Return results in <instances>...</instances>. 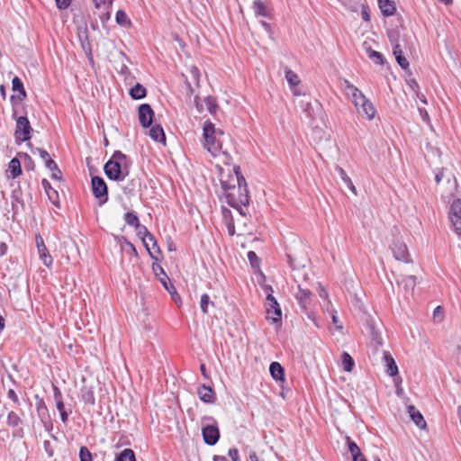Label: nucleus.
I'll use <instances>...</instances> for the list:
<instances>
[{
	"mask_svg": "<svg viewBox=\"0 0 461 461\" xmlns=\"http://www.w3.org/2000/svg\"><path fill=\"white\" fill-rule=\"evenodd\" d=\"M203 136L204 139L203 147L212 156L216 157L222 153L226 158H230L229 150L225 147V143L230 140V137L222 130L216 129L212 122L206 121L203 128Z\"/></svg>",
	"mask_w": 461,
	"mask_h": 461,
	"instance_id": "f257e3e1",
	"label": "nucleus"
},
{
	"mask_svg": "<svg viewBox=\"0 0 461 461\" xmlns=\"http://www.w3.org/2000/svg\"><path fill=\"white\" fill-rule=\"evenodd\" d=\"M127 157L121 151H115L112 158L104 165V173L107 177L114 181H122L129 174L127 169Z\"/></svg>",
	"mask_w": 461,
	"mask_h": 461,
	"instance_id": "f03ea898",
	"label": "nucleus"
},
{
	"mask_svg": "<svg viewBox=\"0 0 461 461\" xmlns=\"http://www.w3.org/2000/svg\"><path fill=\"white\" fill-rule=\"evenodd\" d=\"M238 187L233 185L232 187H227L225 184H223L224 189L227 191V197L229 199V203L231 206H236L239 204L247 205L249 201V192L247 190L246 183L244 177L241 179L237 176Z\"/></svg>",
	"mask_w": 461,
	"mask_h": 461,
	"instance_id": "7ed1b4c3",
	"label": "nucleus"
},
{
	"mask_svg": "<svg viewBox=\"0 0 461 461\" xmlns=\"http://www.w3.org/2000/svg\"><path fill=\"white\" fill-rule=\"evenodd\" d=\"M203 424L202 435L205 444L214 446L220 438V430L217 422L212 416H203L201 420Z\"/></svg>",
	"mask_w": 461,
	"mask_h": 461,
	"instance_id": "20e7f679",
	"label": "nucleus"
},
{
	"mask_svg": "<svg viewBox=\"0 0 461 461\" xmlns=\"http://www.w3.org/2000/svg\"><path fill=\"white\" fill-rule=\"evenodd\" d=\"M135 230L137 231V235L142 240V242L146 247L150 257L158 260V257L154 256L153 252L149 249V242H153V249L157 248V251L159 252V247L158 246L154 236L148 230V229L144 225L139 224V226L136 227Z\"/></svg>",
	"mask_w": 461,
	"mask_h": 461,
	"instance_id": "39448f33",
	"label": "nucleus"
},
{
	"mask_svg": "<svg viewBox=\"0 0 461 461\" xmlns=\"http://www.w3.org/2000/svg\"><path fill=\"white\" fill-rule=\"evenodd\" d=\"M32 127L26 116L16 118L15 138L22 141H27L31 139Z\"/></svg>",
	"mask_w": 461,
	"mask_h": 461,
	"instance_id": "423d86ee",
	"label": "nucleus"
},
{
	"mask_svg": "<svg viewBox=\"0 0 461 461\" xmlns=\"http://www.w3.org/2000/svg\"><path fill=\"white\" fill-rule=\"evenodd\" d=\"M266 301V312L267 318L271 319L275 323L280 321L282 318V311L276 298L272 294H267Z\"/></svg>",
	"mask_w": 461,
	"mask_h": 461,
	"instance_id": "0eeeda50",
	"label": "nucleus"
},
{
	"mask_svg": "<svg viewBox=\"0 0 461 461\" xmlns=\"http://www.w3.org/2000/svg\"><path fill=\"white\" fill-rule=\"evenodd\" d=\"M92 191L94 195L100 200V204H104V203L107 202V185L102 177H92Z\"/></svg>",
	"mask_w": 461,
	"mask_h": 461,
	"instance_id": "6e6552de",
	"label": "nucleus"
},
{
	"mask_svg": "<svg viewBox=\"0 0 461 461\" xmlns=\"http://www.w3.org/2000/svg\"><path fill=\"white\" fill-rule=\"evenodd\" d=\"M449 220L456 233L461 237V199L455 200L450 207Z\"/></svg>",
	"mask_w": 461,
	"mask_h": 461,
	"instance_id": "1a4fd4ad",
	"label": "nucleus"
},
{
	"mask_svg": "<svg viewBox=\"0 0 461 461\" xmlns=\"http://www.w3.org/2000/svg\"><path fill=\"white\" fill-rule=\"evenodd\" d=\"M391 249L395 259L402 260L406 263L410 261L407 247L401 238H395L393 244L391 245Z\"/></svg>",
	"mask_w": 461,
	"mask_h": 461,
	"instance_id": "9d476101",
	"label": "nucleus"
},
{
	"mask_svg": "<svg viewBox=\"0 0 461 461\" xmlns=\"http://www.w3.org/2000/svg\"><path fill=\"white\" fill-rule=\"evenodd\" d=\"M312 294L309 289H304L300 285H298V292L295 297L302 310H303L307 314L312 305Z\"/></svg>",
	"mask_w": 461,
	"mask_h": 461,
	"instance_id": "9b49d317",
	"label": "nucleus"
},
{
	"mask_svg": "<svg viewBox=\"0 0 461 461\" xmlns=\"http://www.w3.org/2000/svg\"><path fill=\"white\" fill-rule=\"evenodd\" d=\"M154 112L148 104H142L139 107V121L142 127L147 128L151 125Z\"/></svg>",
	"mask_w": 461,
	"mask_h": 461,
	"instance_id": "f8f14e48",
	"label": "nucleus"
},
{
	"mask_svg": "<svg viewBox=\"0 0 461 461\" xmlns=\"http://www.w3.org/2000/svg\"><path fill=\"white\" fill-rule=\"evenodd\" d=\"M35 240L40 258L47 267H50L52 265L53 259L45 246L42 237L37 235Z\"/></svg>",
	"mask_w": 461,
	"mask_h": 461,
	"instance_id": "ddd939ff",
	"label": "nucleus"
},
{
	"mask_svg": "<svg viewBox=\"0 0 461 461\" xmlns=\"http://www.w3.org/2000/svg\"><path fill=\"white\" fill-rule=\"evenodd\" d=\"M399 286H402L406 295L412 294L416 285L415 276H406L397 281Z\"/></svg>",
	"mask_w": 461,
	"mask_h": 461,
	"instance_id": "4468645a",
	"label": "nucleus"
},
{
	"mask_svg": "<svg viewBox=\"0 0 461 461\" xmlns=\"http://www.w3.org/2000/svg\"><path fill=\"white\" fill-rule=\"evenodd\" d=\"M383 358L385 363V372L390 376H395L398 374V367L393 357L387 351H383Z\"/></svg>",
	"mask_w": 461,
	"mask_h": 461,
	"instance_id": "2eb2a0df",
	"label": "nucleus"
},
{
	"mask_svg": "<svg viewBox=\"0 0 461 461\" xmlns=\"http://www.w3.org/2000/svg\"><path fill=\"white\" fill-rule=\"evenodd\" d=\"M285 76L286 81L288 82L289 86L292 88L294 95H300L301 93L295 88L300 83V79H299L297 74L295 72H294L293 70H291L290 68H285Z\"/></svg>",
	"mask_w": 461,
	"mask_h": 461,
	"instance_id": "dca6fc26",
	"label": "nucleus"
},
{
	"mask_svg": "<svg viewBox=\"0 0 461 461\" xmlns=\"http://www.w3.org/2000/svg\"><path fill=\"white\" fill-rule=\"evenodd\" d=\"M362 48L363 50H365V52L366 53L367 57L376 65H383L384 62V57L383 55L378 52V51H375L374 50L371 46L366 42L365 41L362 45Z\"/></svg>",
	"mask_w": 461,
	"mask_h": 461,
	"instance_id": "f3484780",
	"label": "nucleus"
},
{
	"mask_svg": "<svg viewBox=\"0 0 461 461\" xmlns=\"http://www.w3.org/2000/svg\"><path fill=\"white\" fill-rule=\"evenodd\" d=\"M200 400L206 403H212L215 400L214 392L210 386L202 385L197 390Z\"/></svg>",
	"mask_w": 461,
	"mask_h": 461,
	"instance_id": "a211bd4d",
	"label": "nucleus"
},
{
	"mask_svg": "<svg viewBox=\"0 0 461 461\" xmlns=\"http://www.w3.org/2000/svg\"><path fill=\"white\" fill-rule=\"evenodd\" d=\"M408 412L410 414V417H411V420L420 429H425L426 428L427 423H426L422 414L413 405H409L408 406Z\"/></svg>",
	"mask_w": 461,
	"mask_h": 461,
	"instance_id": "6ab92c4d",
	"label": "nucleus"
},
{
	"mask_svg": "<svg viewBox=\"0 0 461 461\" xmlns=\"http://www.w3.org/2000/svg\"><path fill=\"white\" fill-rule=\"evenodd\" d=\"M42 187L44 188L50 201L58 208H59V194L58 192L52 188L50 184L47 179H42L41 181Z\"/></svg>",
	"mask_w": 461,
	"mask_h": 461,
	"instance_id": "aec40b11",
	"label": "nucleus"
},
{
	"mask_svg": "<svg viewBox=\"0 0 461 461\" xmlns=\"http://www.w3.org/2000/svg\"><path fill=\"white\" fill-rule=\"evenodd\" d=\"M36 151L39 153L41 158L44 161L47 168H49L50 171H57L58 173H59V169L56 162L50 158L48 151L40 148H37Z\"/></svg>",
	"mask_w": 461,
	"mask_h": 461,
	"instance_id": "412c9836",
	"label": "nucleus"
},
{
	"mask_svg": "<svg viewBox=\"0 0 461 461\" xmlns=\"http://www.w3.org/2000/svg\"><path fill=\"white\" fill-rule=\"evenodd\" d=\"M379 8L384 16L394 14L396 7L393 0H378Z\"/></svg>",
	"mask_w": 461,
	"mask_h": 461,
	"instance_id": "4be33fe9",
	"label": "nucleus"
},
{
	"mask_svg": "<svg viewBox=\"0 0 461 461\" xmlns=\"http://www.w3.org/2000/svg\"><path fill=\"white\" fill-rule=\"evenodd\" d=\"M149 137L158 142H166V136L163 128L159 124L153 125L149 131Z\"/></svg>",
	"mask_w": 461,
	"mask_h": 461,
	"instance_id": "5701e85b",
	"label": "nucleus"
},
{
	"mask_svg": "<svg viewBox=\"0 0 461 461\" xmlns=\"http://www.w3.org/2000/svg\"><path fill=\"white\" fill-rule=\"evenodd\" d=\"M300 105L308 117H314L315 111L320 108V104L317 101H314V104H312L308 100H302L300 102Z\"/></svg>",
	"mask_w": 461,
	"mask_h": 461,
	"instance_id": "b1692460",
	"label": "nucleus"
},
{
	"mask_svg": "<svg viewBox=\"0 0 461 461\" xmlns=\"http://www.w3.org/2000/svg\"><path fill=\"white\" fill-rule=\"evenodd\" d=\"M269 372L271 374V376L276 381H282L284 380L285 376V371L282 366L278 362H272L269 366Z\"/></svg>",
	"mask_w": 461,
	"mask_h": 461,
	"instance_id": "393cba45",
	"label": "nucleus"
},
{
	"mask_svg": "<svg viewBox=\"0 0 461 461\" xmlns=\"http://www.w3.org/2000/svg\"><path fill=\"white\" fill-rule=\"evenodd\" d=\"M114 239L122 249H125L130 254L137 255L135 247L124 236H114Z\"/></svg>",
	"mask_w": 461,
	"mask_h": 461,
	"instance_id": "a878e982",
	"label": "nucleus"
},
{
	"mask_svg": "<svg viewBox=\"0 0 461 461\" xmlns=\"http://www.w3.org/2000/svg\"><path fill=\"white\" fill-rule=\"evenodd\" d=\"M336 171L338 172L339 177L341 178V180L344 182V184L349 188V190L355 194L357 195V189L353 184V182L351 181L350 177L347 175L346 171L337 166L335 167Z\"/></svg>",
	"mask_w": 461,
	"mask_h": 461,
	"instance_id": "bb28decb",
	"label": "nucleus"
},
{
	"mask_svg": "<svg viewBox=\"0 0 461 461\" xmlns=\"http://www.w3.org/2000/svg\"><path fill=\"white\" fill-rule=\"evenodd\" d=\"M252 8L256 16L270 17L269 11L261 0H255Z\"/></svg>",
	"mask_w": 461,
	"mask_h": 461,
	"instance_id": "cd10ccee",
	"label": "nucleus"
},
{
	"mask_svg": "<svg viewBox=\"0 0 461 461\" xmlns=\"http://www.w3.org/2000/svg\"><path fill=\"white\" fill-rule=\"evenodd\" d=\"M358 113L367 120H372L375 115V109L373 104L368 100L362 108L357 110Z\"/></svg>",
	"mask_w": 461,
	"mask_h": 461,
	"instance_id": "c85d7f7f",
	"label": "nucleus"
},
{
	"mask_svg": "<svg viewBox=\"0 0 461 461\" xmlns=\"http://www.w3.org/2000/svg\"><path fill=\"white\" fill-rule=\"evenodd\" d=\"M351 102L354 104L357 110H359L366 104L368 99L365 96V95L359 90L357 93H353L350 96Z\"/></svg>",
	"mask_w": 461,
	"mask_h": 461,
	"instance_id": "c756f323",
	"label": "nucleus"
},
{
	"mask_svg": "<svg viewBox=\"0 0 461 461\" xmlns=\"http://www.w3.org/2000/svg\"><path fill=\"white\" fill-rule=\"evenodd\" d=\"M12 88L14 92H18V99L23 100L26 96V92L23 84L18 77H14L12 81Z\"/></svg>",
	"mask_w": 461,
	"mask_h": 461,
	"instance_id": "7c9ffc66",
	"label": "nucleus"
},
{
	"mask_svg": "<svg viewBox=\"0 0 461 461\" xmlns=\"http://www.w3.org/2000/svg\"><path fill=\"white\" fill-rule=\"evenodd\" d=\"M146 88L140 85V83H137L131 90H130V95L132 99L139 100L146 96Z\"/></svg>",
	"mask_w": 461,
	"mask_h": 461,
	"instance_id": "2f4dec72",
	"label": "nucleus"
},
{
	"mask_svg": "<svg viewBox=\"0 0 461 461\" xmlns=\"http://www.w3.org/2000/svg\"><path fill=\"white\" fill-rule=\"evenodd\" d=\"M8 170L13 178L22 174L21 163L18 158H14L9 162Z\"/></svg>",
	"mask_w": 461,
	"mask_h": 461,
	"instance_id": "473e14b6",
	"label": "nucleus"
},
{
	"mask_svg": "<svg viewBox=\"0 0 461 461\" xmlns=\"http://www.w3.org/2000/svg\"><path fill=\"white\" fill-rule=\"evenodd\" d=\"M343 370L346 372H351L355 362L352 357L348 352H343L341 356Z\"/></svg>",
	"mask_w": 461,
	"mask_h": 461,
	"instance_id": "72a5a7b5",
	"label": "nucleus"
},
{
	"mask_svg": "<svg viewBox=\"0 0 461 461\" xmlns=\"http://www.w3.org/2000/svg\"><path fill=\"white\" fill-rule=\"evenodd\" d=\"M115 461H136L135 454L133 450L125 448L116 456Z\"/></svg>",
	"mask_w": 461,
	"mask_h": 461,
	"instance_id": "f704fd0d",
	"label": "nucleus"
},
{
	"mask_svg": "<svg viewBox=\"0 0 461 461\" xmlns=\"http://www.w3.org/2000/svg\"><path fill=\"white\" fill-rule=\"evenodd\" d=\"M6 423L10 427H17L22 424V419L18 413L14 411H11L7 414Z\"/></svg>",
	"mask_w": 461,
	"mask_h": 461,
	"instance_id": "c9c22d12",
	"label": "nucleus"
},
{
	"mask_svg": "<svg viewBox=\"0 0 461 461\" xmlns=\"http://www.w3.org/2000/svg\"><path fill=\"white\" fill-rule=\"evenodd\" d=\"M115 20L118 24L123 27H129L131 24L128 15L122 10H119L116 13Z\"/></svg>",
	"mask_w": 461,
	"mask_h": 461,
	"instance_id": "e433bc0d",
	"label": "nucleus"
},
{
	"mask_svg": "<svg viewBox=\"0 0 461 461\" xmlns=\"http://www.w3.org/2000/svg\"><path fill=\"white\" fill-rule=\"evenodd\" d=\"M204 103L206 104L207 111L211 114H215L219 108L216 99L212 96L208 95L204 98Z\"/></svg>",
	"mask_w": 461,
	"mask_h": 461,
	"instance_id": "4c0bfd02",
	"label": "nucleus"
},
{
	"mask_svg": "<svg viewBox=\"0 0 461 461\" xmlns=\"http://www.w3.org/2000/svg\"><path fill=\"white\" fill-rule=\"evenodd\" d=\"M345 7L352 12H357L361 5V0H339Z\"/></svg>",
	"mask_w": 461,
	"mask_h": 461,
	"instance_id": "58836bf2",
	"label": "nucleus"
},
{
	"mask_svg": "<svg viewBox=\"0 0 461 461\" xmlns=\"http://www.w3.org/2000/svg\"><path fill=\"white\" fill-rule=\"evenodd\" d=\"M209 304H211L212 306H214V303L210 300L209 295L206 294H203L201 296V301H200V307H201L203 313L206 314L208 312Z\"/></svg>",
	"mask_w": 461,
	"mask_h": 461,
	"instance_id": "ea45409f",
	"label": "nucleus"
},
{
	"mask_svg": "<svg viewBox=\"0 0 461 461\" xmlns=\"http://www.w3.org/2000/svg\"><path fill=\"white\" fill-rule=\"evenodd\" d=\"M124 221L128 225L134 228L138 227L140 224L139 218L133 212H126L124 214Z\"/></svg>",
	"mask_w": 461,
	"mask_h": 461,
	"instance_id": "a19ab883",
	"label": "nucleus"
},
{
	"mask_svg": "<svg viewBox=\"0 0 461 461\" xmlns=\"http://www.w3.org/2000/svg\"><path fill=\"white\" fill-rule=\"evenodd\" d=\"M371 338L372 342L375 344V347H381L383 345V338L381 333L375 330L374 327L371 328Z\"/></svg>",
	"mask_w": 461,
	"mask_h": 461,
	"instance_id": "79ce46f5",
	"label": "nucleus"
},
{
	"mask_svg": "<svg viewBox=\"0 0 461 461\" xmlns=\"http://www.w3.org/2000/svg\"><path fill=\"white\" fill-rule=\"evenodd\" d=\"M113 0H93L95 7L98 10L110 9Z\"/></svg>",
	"mask_w": 461,
	"mask_h": 461,
	"instance_id": "37998d69",
	"label": "nucleus"
},
{
	"mask_svg": "<svg viewBox=\"0 0 461 461\" xmlns=\"http://www.w3.org/2000/svg\"><path fill=\"white\" fill-rule=\"evenodd\" d=\"M80 461H92V454L86 447H81L79 450Z\"/></svg>",
	"mask_w": 461,
	"mask_h": 461,
	"instance_id": "c03bdc74",
	"label": "nucleus"
},
{
	"mask_svg": "<svg viewBox=\"0 0 461 461\" xmlns=\"http://www.w3.org/2000/svg\"><path fill=\"white\" fill-rule=\"evenodd\" d=\"M347 442L348 451L350 452L351 456H356V454H358L361 451L358 446L354 441H352L349 437H347Z\"/></svg>",
	"mask_w": 461,
	"mask_h": 461,
	"instance_id": "a18cd8bd",
	"label": "nucleus"
},
{
	"mask_svg": "<svg viewBox=\"0 0 461 461\" xmlns=\"http://www.w3.org/2000/svg\"><path fill=\"white\" fill-rule=\"evenodd\" d=\"M343 84L345 88L348 90V95L351 96L353 93H357L359 91V89L355 86L353 84H351L348 79L343 80Z\"/></svg>",
	"mask_w": 461,
	"mask_h": 461,
	"instance_id": "49530a36",
	"label": "nucleus"
},
{
	"mask_svg": "<svg viewBox=\"0 0 461 461\" xmlns=\"http://www.w3.org/2000/svg\"><path fill=\"white\" fill-rule=\"evenodd\" d=\"M433 319L436 322H440L443 319V308L437 306L433 311Z\"/></svg>",
	"mask_w": 461,
	"mask_h": 461,
	"instance_id": "de8ad7c7",
	"label": "nucleus"
},
{
	"mask_svg": "<svg viewBox=\"0 0 461 461\" xmlns=\"http://www.w3.org/2000/svg\"><path fill=\"white\" fill-rule=\"evenodd\" d=\"M100 11L101 12L98 14V16H99L101 22L103 23H105L111 18V11H110V9H101Z\"/></svg>",
	"mask_w": 461,
	"mask_h": 461,
	"instance_id": "09e8293b",
	"label": "nucleus"
},
{
	"mask_svg": "<svg viewBox=\"0 0 461 461\" xmlns=\"http://www.w3.org/2000/svg\"><path fill=\"white\" fill-rule=\"evenodd\" d=\"M395 59L402 69H407L409 68V61L403 55H397Z\"/></svg>",
	"mask_w": 461,
	"mask_h": 461,
	"instance_id": "8fccbe9b",
	"label": "nucleus"
},
{
	"mask_svg": "<svg viewBox=\"0 0 461 461\" xmlns=\"http://www.w3.org/2000/svg\"><path fill=\"white\" fill-rule=\"evenodd\" d=\"M160 282L162 284V285L164 286V288L169 293V294H172V290L175 289L174 285L171 284L170 280L168 279V277H165V278H160Z\"/></svg>",
	"mask_w": 461,
	"mask_h": 461,
	"instance_id": "3c124183",
	"label": "nucleus"
},
{
	"mask_svg": "<svg viewBox=\"0 0 461 461\" xmlns=\"http://www.w3.org/2000/svg\"><path fill=\"white\" fill-rule=\"evenodd\" d=\"M248 258L252 267H256L259 263V258H258L257 254L254 251H249L248 253Z\"/></svg>",
	"mask_w": 461,
	"mask_h": 461,
	"instance_id": "603ef678",
	"label": "nucleus"
},
{
	"mask_svg": "<svg viewBox=\"0 0 461 461\" xmlns=\"http://www.w3.org/2000/svg\"><path fill=\"white\" fill-rule=\"evenodd\" d=\"M190 74L194 83L199 86L200 72L196 67L190 68Z\"/></svg>",
	"mask_w": 461,
	"mask_h": 461,
	"instance_id": "864d4df0",
	"label": "nucleus"
},
{
	"mask_svg": "<svg viewBox=\"0 0 461 461\" xmlns=\"http://www.w3.org/2000/svg\"><path fill=\"white\" fill-rule=\"evenodd\" d=\"M71 0H56V5L59 9H66L69 6Z\"/></svg>",
	"mask_w": 461,
	"mask_h": 461,
	"instance_id": "5fc2aeb1",
	"label": "nucleus"
},
{
	"mask_svg": "<svg viewBox=\"0 0 461 461\" xmlns=\"http://www.w3.org/2000/svg\"><path fill=\"white\" fill-rule=\"evenodd\" d=\"M228 455L231 458L232 461H240L239 451L237 448H230Z\"/></svg>",
	"mask_w": 461,
	"mask_h": 461,
	"instance_id": "6e6d98bb",
	"label": "nucleus"
},
{
	"mask_svg": "<svg viewBox=\"0 0 461 461\" xmlns=\"http://www.w3.org/2000/svg\"><path fill=\"white\" fill-rule=\"evenodd\" d=\"M419 113H420V115L421 119H422L426 123H429V122H430L429 116V113H428V112L426 111V109H424V108H419Z\"/></svg>",
	"mask_w": 461,
	"mask_h": 461,
	"instance_id": "4d7b16f0",
	"label": "nucleus"
},
{
	"mask_svg": "<svg viewBox=\"0 0 461 461\" xmlns=\"http://www.w3.org/2000/svg\"><path fill=\"white\" fill-rule=\"evenodd\" d=\"M7 396L9 399H11L14 403L19 404V399L17 394L15 393L14 390L10 389L7 392Z\"/></svg>",
	"mask_w": 461,
	"mask_h": 461,
	"instance_id": "13d9d810",
	"label": "nucleus"
},
{
	"mask_svg": "<svg viewBox=\"0 0 461 461\" xmlns=\"http://www.w3.org/2000/svg\"><path fill=\"white\" fill-rule=\"evenodd\" d=\"M362 6V18L364 21L368 22L370 20V14L367 11V8L361 4Z\"/></svg>",
	"mask_w": 461,
	"mask_h": 461,
	"instance_id": "bf43d9fd",
	"label": "nucleus"
},
{
	"mask_svg": "<svg viewBox=\"0 0 461 461\" xmlns=\"http://www.w3.org/2000/svg\"><path fill=\"white\" fill-rule=\"evenodd\" d=\"M445 177L444 169H440L438 172L436 173L435 176V181L437 184H439L440 181Z\"/></svg>",
	"mask_w": 461,
	"mask_h": 461,
	"instance_id": "052dcab7",
	"label": "nucleus"
},
{
	"mask_svg": "<svg viewBox=\"0 0 461 461\" xmlns=\"http://www.w3.org/2000/svg\"><path fill=\"white\" fill-rule=\"evenodd\" d=\"M393 53L396 57L397 55H402V50L399 43H395L393 46Z\"/></svg>",
	"mask_w": 461,
	"mask_h": 461,
	"instance_id": "680f3d73",
	"label": "nucleus"
},
{
	"mask_svg": "<svg viewBox=\"0 0 461 461\" xmlns=\"http://www.w3.org/2000/svg\"><path fill=\"white\" fill-rule=\"evenodd\" d=\"M53 390H54V399H55V401L56 402L62 401V395H61V393H60L59 389L57 386H53Z\"/></svg>",
	"mask_w": 461,
	"mask_h": 461,
	"instance_id": "e2e57ef3",
	"label": "nucleus"
},
{
	"mask_svg": "<svg viewBox=\"0 0 461 461\" xmlns=\"http://www.w3.org/2000/svg\"><path fill=\"white\" fill-rule=\"evenodd\" d=\"M194 104L199 113H202L203 111V104H201L200 98L197 95L194 97Z\"/></svg>",
	"mask_w": 461,
	"mask_h": 461,
	"instance_id": "0e129e2a",
	"label": "nucleus"
},
{
	"mask_svg": "<svg viewBox=\"0 0 461 461\" xmlns=\"http://www.w3.org/2000/svg\"><path fill=\"white\" fill-rule=\"evenodd\" d=\"M260 24L265 29V31L269 34V37H271L272 32L270 24L264 21H261Z\"/></svg>",
	"mask_w": 461,
	"mask_h": 461,
	"instance_id": "69168bd1",
	"label": "nucleus"
},
{
	"mask_svg": "<svg viewBox=\"0 0 461 461\" xmlns=\"http://www.w3.org/2000/svg\"><path fill=\"white\" fill-rule=\"evenodd\" d=\"M353 461H366L361 451L356 456H352Z\"/></svg>",
	"mask_w": 461,
	"mask_h": 461,
	"instance_id": "338daca9",
	"label": "nucleus"
},
{
	"mask_svg": "<svg viewBox=\"0 0 461 461\" xmlns=\"http://www.w3.org/2000/svg\"><path fill=\"white\" fill-rule=\"evenodd\" d=\"M172 296V299L176 302H181L180 295L176 293V289L172 290V294H170Z\"/></svg>",
	"mask_w": 461,
	"mask_h": 461,
	"instance_id": "774afa93",
	"label": "nucleus"
}]
</instances>
